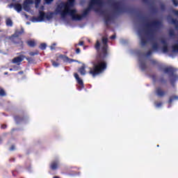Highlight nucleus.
<instances>
[{
	"instance_id": "nucleus-51",
	"label": "nucleus",
	"mask_w": 178,
	"mask_h": 178,
	"mask_svg": "<svg viewBox=\"0 0 178 178\" xmlns=\"http://www.w3.org/2000/svg\"><path fill=\"white\" fill-rule=\"evenodd\" d=\"M145 19V17H140V19L144 21Z\"/></svg>"
},
{
	"instance_id": "nucleus-31",
	"label": "nucleus",
	"mask_w": 178,
	"mask_h": 178,
	"mask_svg": "<svg viewBox=\"0 0 178 178\" xmlns=\"http://www.w3.org/2000/svg\"><path fill=\"white\" fill-rule=\"evenodd\" d=\"M169 35H170V37H174V35H175V31H173L172 29H170L169 31Z\"/></svg>"
},
{
	"instance_id": "nucleus-47",
	"label": "nucleus",
	"mask_w": 178,
	"mask_h": 178,
	"mask_svg": "<svg viewBox=\"0 0 178 178\" xmlns=\"http://www.w3.org/2000/svg\"><path fill=\"white\" fill-rule=\"evenodd\" d=\"M145 3H149V0H142Z\"/></svg>"
},
{
	"instance_id": "nucleus-22",
	"label": "nucleus",
	"mask_w": 178,
	"mask_h": 178,
	"mask_svg": "<svg viewBox=\"0 0 178 178\" xmlns=\"http://www.w3.org/2000/svg\"><path fill=\"white\" fill-rule=\"evenodd\" d=\"M6 24L9 27H12V26H13V22H12V19H10V18H7L6 19Z\"/></svg>"
},
{
	"instance_id": "nucleus-2",
	"label": "nucleus",
	"mask_w": 178,
	"mask_h": 178,
	"mask_svg": "<svg viewBox=\"0 0 178 178\" xmlns=\"http://www.w3.org/2000/svg\"><path fill=\"white\" fill-rule=\"evenodd\" d=\"M76 0H67V2H61L59 5L57 6L56 8V15L60 13L61 17L65 18L67 15L71 16L72 20L79 21L82 20L83 17L80 15H77V10L71 9L74 6Z\"/></svg>"
},
{
	"instance_id": "nucleus-57",
	"label": "nucleus",
	"mask_w": 178,
	"mask_h": 178,
	"mask_svg": "<svg viewBox=\"0 0 178 178\" xmlns=\"http://www.w3.org/2000/svg\"><path fill=\"white\" fill-rule=\"evenodd\" d=\"M15 41H17V39H16Z\"/></svg>"
},
{
	"instance_id": "nucleus-38",
	"label": "nucleus",
	"mask_w": 178,
	"mask_h": 178,
	"mask_svg": "<svg viewBox=\"0 0 178 178\" xmlns=\"http://www.w3.org/2000/svg\"><path fill=\"white\" fill-rule=\"evenodd\" d=\"M25 59H26V60L30 63V62H32L33 61V59H31V58L30 57H26L25 56L24 57Z\"/></svg>"
},
{
	"instance_id": "nucleus-30",
	"label": "nucleus",
	"mask_w": 178,
	"mask_h": 178,
	"mask_svg": "<svg viewBox=\"0 0 178 178\" xmlns=\"http://www.w3.org/2000/svg\"><path fill=\"white\" fill-rule=\"evenodd\" d=\"M162 49L163 51L168 52V51H169V49L168 48V44L163 45Z\"/></svg>"
},
{
	"instance_id": "nucleus-52",
	"label": "nucleus",
	"mask_w": 178,
	"mask_h": 178,
	"mask_svg": "<svg viewBox=\"0 0 178 178\" xmlns=\"http://www.w3.org/2000/svg\"><path fill=\"white\" fill-rule=\"evenodd\" d=\"M23 73H24L23 71H20L18 72V74H23Z\"/></svg>"
},
{
	"instance_id": "nucleus-11",
	"label": "nucleus",
	"mask_w": 178,
	"mask_h": 178,
	"mask_svg": "<svg viewBox=\"0 0 178 178\" xmlns=\"http://www.w3.org/2000/svg\"><path fill=\"white\" fill-rule=\"evenodd\" d=\"M155 92L157 97H159L160 98H162L165 97V95H166V92L165 90H163L162 88L161 87L156 88Z\"/></svg>"
},
{
	"instance_id": "nucleus-16",
	"label": "nucleus",
	"mask_w": 178,
	"mask_h": 178,
	"mask_svg": "<svg viewBox=\"0 0 178 178\" xmlns=\"http://www.w3.org/2000/svg\"><path fill=\"white\" fill-rule=\"evenodd\" d=\"M111 20H112V17H111V15H107L104 17V23L106 27L109 26V22H111Z\"/></svg>"
},
{
	"instance_id": "nucleus-14",
	"label": "nucleus",
	"mask_w": 178,
	"mask_h": 178,
	"mask_svg": "<svg viewBox=\"0 0 178 178\" xmlns=\"http://www.w3.org/2000/svg\"><path fill=\"white\" fill-rule=\"evenodd\" d=\"M24 58H26V56L24 55L15 57L13 58V62L14 63H20L21 62H23V60H24Z\"/></svg>"
},
{
	"instance_id": "nucleus-45",
	"label": "nucleus",
	"mask_w": 178,
	"mask_h": 178,
	"mask_svg": "<svg viewBox=\"0 0 178 178\" xmlns=\"http://www.w3.org/2000/svg\"><path fill=\"white\" fill-rule=\"evenodd\" d=\"M10 151H15V145H13L10 148Z\"/></svg>"
},
{
	"instance_id": "nucleus-49",
	"label": "nucleus",
	"mask_w": 178,
	"mask_h": 178,
	"mask_svg": "<svg viewBox=\"0 0 178 178\" xmlns=\"http://www.w3.org/2000/svg\"><path fill=\"white\" fill-rule=\"evenodd\" d=\"M10 162H15V161H16V159L15 158H12V159H10Z\"/></svg>"
},
{
	"instance_id": "nucleus-20",
	"label": "nucleus",
	"mask_w": 178,
	"mask_h": 178,
	"mask_svg": "<svg viewBox=\"0 0 178 178\" xmlns=\"http://www.w3.org/2000/svg\"><path fill=\"white\" fill-rule=\"evenodd\" d=\"M26 44L31 48H34V47H35V42L34 40H28L26 42Z\"/></svg>"
},
{
	"instance_id": "nucleus-23",
	"label": "nucleus",
	"mask_w": 178,
	"mask_h": 178,
	"mask_svg": "<svg viewBox=\"0 0 178 178\" xmlns=\"http://www.w3.org/2000/svg\"><path fill=\"white\" fill-rule=\"evenodd\" d=\"M140 67L141 70H143V71L146 70H147V64L145 63V62H144V61L140 62Z\"/></svg>"
},
{
	"instance_id": "nucleus-13",
	"label": "nucleus",
	"mask_w": 178,
	"mask_h": 178,
	"mask_svg": "<svg viewBox=\"0 0 178 178\" xmlns=\"http://www.w3.org/2000/svg\"><path fill=\"white\" fill-rule=\"evenodd\" d=\"M31 3H33V0H25L24 1V10L29 12L30 10V6L29 5H31Z\"/></svg>"
},
{
	"instance_id": "nucleus-46",
	"label": "nucleus",
	"mask_w": 178,
	"mask_h": 178,
	"mask_svg": "<svg viewBox=\"0 0 178 178\" xmlns=\"http://www.w3.org/2000/svg\"><path fill=\"white\" fill-rule=\"evenodd\" d=\"M46 3H51V2L54 1V0H44Z\"/></svg>"
},
{
	"instance_id": "nucleus-35",
	"label": "nucleus",
	"mask_w": 178,
	"mask_h": 178,
	"mask_svg": "<svg viewBox=\"0 0 178 178\" xmlns=\"http://www.w3.org/2000/svg\"><path fill=\"white\" fill-rule=\"evenodd\" d=\"M161 42L163 45H168V42H166V40L165 39H161Z\"/></svg>"
},
{
	"instance_id": "nucleus-3",
	"label": "nucleus",
	"mask_w": 178,
	"mask_h": 178,
	"mask_svg": "<svg viewBox=\"0 0 178 178\" xmlns=\"http://www.w3.org/2000/svg\"><path fill=\"white\" fill-rule=\"evenodd\" d=\"M161 24L162 22L159 20H154L150 23L145 24V27L146 29L145 34L148 37V40L152 42V47L154 51H158L159 49V44H158V42H154V40H155V33L157 31L158 29L161 27Z\"/></svg>"
},
{
	"instance_id": "nucleus-6",
	"label": "nucleus",
	"mask_w": 178,
	"mask_h": 178,
	"mask_svg": "<svg viewBox=\"0 0 178 178\" xmlns=\"http://www.w3.org/2000/svg\"><path fill=\"white\" fill-rule=\"evenodd\" d=\"M104 0H90L89 1L88 7L83 10V14L81 15L82 19L83 17H85V16H87L88 13H90L91 9H94V6H95V5L99 6V8H102V6H104Z\"/></svg>"
},
{
	"instance_id": "nucleus-29",
	"label": "nucleus",
	"mask_w": 178,
	"mask_h": 178,
	"mask_svg": "<svg viewBox=\"0 0 178 178\" xmlns=\"http://www.w3.org/2000/svg\"><path fill=\"white\" fill-rule=\"evenodd\" d=\"M56 43H53L51 46H50V49L51 51H55V49H56Z\"/></svg>"
},
{
	"instance_id": "nucleus-34",
	"label": "nucleus",
	"mask_w": 178,
	"mask_h": 178,
	"mask_svg": "<svg viewBox=\"0 0 178 178\" xmlns=\"http://www.w3.org/2000/svg\"><path fill=\"white\" fill-rule=\"evenodd\" d=\"M159 81L160 83L165 84V83H166V80H165V79L163 77H161L159 79Z\"/></svg>"
},
{
	"instance_id": "nucleus-42",
	"label": "nucleus",
	"mask_w": 178,
	"mask_h": 178,
	"mask_svg": "<svg viewBox=\"0 0 178 178\" xmlns=\"http://www.w3.org/2000/svg\"><path fill=\"white\" fill-rule=\"evenodd\" d=\"M75 52L76 54H79L81 52V50L80 49V48H77L76 49Z\"/></svg>"
},
{
	"instance_id": "nucleus-54",
	"label": "nucleus",
	"mask_w": 178,
	"mask_h": 178,
	"mask_svg": "<svg viewBox=\"0 0 178 178\" xmlns=\"http://www.w3.org/2000/svg\"><path fill=\"white\" fill-rule=\"evenodd\" d=\"M13 176H16L15 175V171L13 172Z\"/></svg>"
},
{
	"instance_id": "nucleus-4",
	"label": "nucleus",
	"mask_w": 178,
	"mask_h": 178,
	"mask_svg": "<svg viewBox=\"0 0 178 178\" xmlns=\"http://www.w3.org/2000/svg\"><path fill=\"white\" fill-rule=\"evenodd\" d=\"M157 66L159 70H163L165 74H169L170 84L172 86V87H175V83H176V81L178 80V75L175 74L176 69L172 66L163 67V65L161 63H159Z\"/></svg>"
},
{
	"instance_id": "nucleus-9",
	"label": "nucleus",
	"mask_w": 178,
	"mask_h": 178,
	"mask_svg": "<svg viewBox=\"0 0 178 178\" xmlns=\"http://www.w3.org/2000/svg\"><path fill=\"white\" fill-rule=\"evenodd\" d=\"M24 33V29L23 28L21 29L20 31H15V33L12 35V41L14 44H20L22 42V39L19 38V35Z\"/></svg>"
},
{
	"instance_id": "nucleus-28",
	"label": "nucleus",
	"mask_w": 178,
	"mask_h": 178,
	"mask_svg": "<svg viewBox=\"0 0 178 178\" xmlns=\"http://www.w3.org/2000/svg\"><path fill=\"white\" fill-rule=\"evenodd\" d=\"M172 48L174 52H178V43L174 44Z\"/></svg>"
},
{
	"instance_id": "nucleus-53",
	"label": "nucleus",
	"mask_w": 178,
	"mask_h": 178,
	"mask_svg": "<svg viewBox=\"0 0 178 178\" xmlns=\"http://www.w3.org/2000/svg\"><path fill=\"white\" fill-rule=\"evenodd\" d=\"M161 9H165V6L162 5L161 6Z\"/></svg>"
},
{
	"instance_id": "nucleus-15",
	"label": "nucleus",
	"mask_w": 178,
	"mask_h": 178,
	"mask_svg": "<svg viewBox=\"0 0 178 178\" xmlns=\"http://www.w3.org/2000/svg\"><path fill=\"white\" fill-rule=\"evenodd\" d=\"M59 168V162L58 161H52L50 164V169L51 170H56Z\"/></svg>"
},
{
	"instance_id": "nucleus-18",
	"label": "nucleus",
	"mask_w": 178,
	"mask_h": 178,
	"mask_svg": "<svg viewBox=\"0 0 178 178\" xmlns=\"http://www.w3.org/2000/svg\"><path fill=\"white\" fill-rule=\"evenodd\" d=\"M147 42H148V40H147V38H145V37H144V36H141L140 44L142 45V47H145V45H147Z\"/></svg>"
},
{
	"instance_id": "nucleus-33",
	"label": "nucleus",
	"mask_w": 178,
	"mask_h": 178,
	"mask_svg": "<svg viewBox=\"0 0 178 178\" xmlns=\"http://www.w3.org/2000/svg\"><path fill=\"white\" fill-rule=\"evenodd\" d=\"M95 12H96V13H104V11H102L101 8H95Z\"/></svg>"
},
{
	"instance_id": "nucleus-44",
	"label": "nucleus",
	"mask_w": 178,
	"mask_h": 178,
	"mask_svg": "<svg viewBox=\"0 0 178 178\" xmlns=\"http://www.w3.org/2000/svg\"><path fill=\"white\" fill-rule=\"evenodd\" d=\"M6 127H8V125H6V124H2L1 127V128L3 129H6Z\"/></svg>"
},
{
	"instance_id": "nucleus-56",
	"label": "nucleus",
	"mask_w": 178,
	"mask_h": 178,
	"mask_svg": "<svg viewBox=\"0 0 178 178\" xmlns=\"http://www.w3.org/2000/svg\"><path fill=\"white\" fill-rule=\"evenodd\" d=\"M157 147H159V145H157Z\"/></svg>"
},
{
	"instance_id": "nucleus-27",
	"label": "nucleus",
	"mask_w": 178,
	"mask_h": 178,
	"mask_svg": "<svg viewBox=\"0 0 178 178\" xmlns=\"http://www.w3.org/2000/svg\"><path fill=\"white\" fill-rule=\"evenodd\" d=\"M6 92H5V90L3 88H0V97H6Z\"/></svg>"
},
{
	"instance_id": "nucleus-17",
	"label": "nucleus",
	"mask_w": 178,
	"mask_h": 178,
	"mask_svg": "<svg viewBox=\"0 0 178 178\" xmlns=\"http://www.w3.org/2000/svg\"><path fill=\"white\" fill-rule=\"evenodd\" d=\"M14 6V9H15L18 13L22 12L23 7L21 6L20 3H15V4H13Z\"/></svg>"
},
{
	"instance_id": "nucleus-36",
	"label": "nucleus",
	"mask_w": 178,
	"mask_h": 178,
	"mask_svg": "<svg viewBox=\"0 0 178 178\" xmlns=\"http://www.w3.org/2000/svg\"><path fill=\"white\" fill-rule=\"evenodd\" d=\"M152 55V51L149 50L147 53H146V56H151Z\"/></svg>"
},
{
	"instance_id": "nucleus-41",
	"label": "nucleus",
	"mask_w": 178,
	"mask_h": 178,
	"mask_svg": "<svg viewBox=\"0 0 178 178\" xmlns=\"http://www.w3.org/2000/svg\"><path fill=\"white\" fill-rule=\"evenodd\" d=\"M152 65H156V66H158V64L159 63H158V61H156L155 60H152Z\"/></svg>"
},
{
	"instance_id": "nucleus-25",
	"label": "nucleus",
	"mask_w": 178,
	"mask_h": 178,
	"mask_svg": "<svg viewBox=\"0 0 178 178\" xmlns=\"http://www.w3.org/2000/svg\"><path fill=\"white\" fill-rule=\"evenodd\" d=\"M178 99V96H172L169 98L168 104H172L173 101Z\"/></svg>"
},
{
	"instance_id": "nucleus-10",
	"label": "nucleus",
	"mask_w": 178,
	"mask_h": 178,
	"mask_svg": "<svg viewBox=\"0 0 178 178\" xmlns=\"http://www.w3.org/2000/svg\"><path fill=\"white\" fill-rule=\"evenodd\" d=\"M74 76L78 83V85H76V88L79 91H81V90L84 88V82H83V79H80L79 74L74 73Z\"/></svg>"
},
{
	"instance_id": "nucleus-12",
	"label": "nucleus",
	"mask_w": 178,
	"mask_h": 178,
	"mask_svg": "<svg viewBox=\"0 0 178 178\" xmlns=\"http://www.w3.org/2000/svg\"><path fill=\"white\" fill-rule=\"evenodd\" d=\"M15 123L17 124H20V123H23V122H24V120H26V117L23 116H19V115H16L14 117Z\"/></svg>"
},
{
	"instance_id": "nucleus-55",
	"label": "nucleus",
	"mask_w": 178,
	"mask_h": 178,
	"mask_svg": "<svg viewBox=\"0 0 178 178\" xmlns=\"http://www.w3.org/2000/svg\"><path fill=\"white\" fill-rule=\"evenodd\" d=\"M15 130H16L15 129H13V131H15Z\"/></svg>"
},
{
	"instance_id": "nucleus-40",
	"label": "nucleus",
	"mask_w": 178,
	"mask_h": 178,
	"mask_svg": "<svg viewBox=\"0 0 178 178\" xmlns=\"http://www.w3.org/2000/svg\"><path fill=\"white\" fill-rule=\"evenodd\" d=\"M77 45L82 47L83 45H84V42L83 41L79 42L78 44H75V47H77Z\"/></svg>"
},
{
	"instance_id": "nucleus-32",
	"label": "nucleus",
	"mask_w": 178,
	"mask_h": 178,
	"mask_svg": "<svg viewBox=\"0 0 178 178\" xmlns=\"http://www.w3.org/2000/svg\"><path fill=\"white\" fill-rule=\"evenodd\" d=\"M156 108H161L162 106V102H155Z\"/></svg>"
},
{
	"instance_id": "nucleus-21",
	"label": "nucleus",
	"mask_w": 178,
	"mask_h": 178,
	"mask_svg": "<svg viewBox=\"0 0 178 178\" xmlns=\"http://www.w3.org/2000/svg\"><path fill=\"white\" fill-rule=\"evenodd\" d=\"M170 22L172 24H175L176 30H178V22L177 19L174 18H170Z\"/></svg>"
},
{
	"instance_id": "nucleus-37",
	"label": "nucleus",
	"mask_w": 178,
	"mask_h": 178,
	"mask_svg": "<svg viewBox=\"0 0 178 178\" xmlns=\"http://www.w3.org/2000/svg\"><path fill=\"white\" fill-rule=\"evenodd\" d=\"M35 3L36 6H38L41 3V0H35Z\"/></svg>"
},
{
	"instance_id": "nucleus-5",
	"label": "nucleus",
	"mask_w": 178,
	"mask_h": 178,
	"mask_svg": "<svg viewBox=\"0 0 178 178\" xmlns=\"http://www.w3.org/2000/svg\"><path fill=\"white\" fill-rule=\"evenodd\" d=\"M108 3L113 8L115 15H120L126 12V7H124L123 1H116L115 0H108Z\"/></svg>"
},
{
	"instance_id": "nucleus-1",
	"label": "nucleus",
	"mask_w": 178,
	"mask_h": 178,
	"mask_svg": "<svg viewBox=\"0 0 178 178\" xmlns=\"http://www.w3.org/2000/svg\"><path fill=\"white\" fill-rule=\"evenodd\" d=\"M102 45L99 40H97L95 44V49L96 50L97 55L95 59L90 62L92 67H89L88 74L92 77H97L99 74H102L108 64L105 61V58L108 56V38L103 37L102 39Z\"/></svg>"
},
{
	"instance_id": "nucleus-26",
	"label": "nucleus",
	"mask_w": 178,
	"mask_h": 178,
	"mask_svg": "<svg viewBox=\"0 0 178 178\" xmlns=\"http://www.w3.org/2000/svg\"><path fill=\"white\" fill-rule=\"evenodd\" d=\"M39 48L42 51H45V49H47V44L46 43L40 44V45L39 46Z\"/></svg>"
},
{
	"instance_id": "nucleus-24",
	"label": "nucleus",
	"mask_w": 178,
	"mask_h": 178,
	"mask_svg": "<svg viewBox=\"0 0 178 178\" xmlns=\"http://www.w3.org/2000/svg\"><path fill=\"white\" fill-rule=\"evenodd\" d=\"M30 56H35V55H40V51L35 50L34 51L29 52Z\"/></svg>"
},
{
	"instance_id": "nucleus-39",
	"label": "nucleus",
	"mask_w": 178,
	"mask_h": 178,
	"mask_svg": "<svg viewBox=\"0 0 178 178\" xmlns=\"http://www.w3.org/2000/svg\"><path fill=\"white\" fill-rule=\"evenodd\" d=\"M172 3L175 6H178V1L177 0H172Z\"/></svg>"
},
{
	"instance_id": "nucleus-48",
	"label": "nucleus",
	"mask_w": 178,
	"mask_h": 178,
	"mask_svg": "<svg viewBox=\"0 0 178 178\" xmlns=\"http://www.w3.org/2000/svg\"><path fill=\"white\" fill-rule=\"evenodd\" d=\"M115 38H116L115 35H113L112 36H111V40H115Z\"/></svg>"
},
{
	"instance_id": "nucleus-50",
	"label": "nucleus",
	"mask_w": 178,
	"mask_h": 178,
	"mask_svg": "<svg viewBox=\"0 0 178 178\" xmlns=\"http://www.w3.org/2000/svg\"><path fill=\"white\" fill-rule=\"evenodd\" d=\"M173 13H175V15L178 16V10H174Z\"/></svg>"
},
{
	"instance_id": "nucleus-19",
	"label": "nucleus",
	"mask_w": 178,
	"mask_h": 178,
	"mask_svg": "<svg viewBox=\"0 0 178 178\" xmlns=\"http://www.w3.org/2000/svg\"><path fill=\"white\" fill-rule=\"evenodd\" d=\"M79 73L81 76H84L86 74V66L83 65L79 69Z\"/></svg>"
},
{
	"instance_id": "nucleus-8",
	"label": "nucleus",
	"mask_w": 178,
	"mask_h": 178,
	"mask_svg": "<svg viewBox=\"0 0 178 178\" xmlns=\"http://www.w3.org/2000/svg\"><path fill=\"white\" fill-rule=\"evenodd\" d=\"M59 58L60 59H63V62L67 63H72V62H76L75 60L70 58L67 57V56H65L63 54H60L58 56V57L56 58V61L54 60H51L52 66L54 67H58L59 65H60L59 63Z\"/></svg>"
},
{
	"instance_id": "nucleus-7",
	"label": "nucleus",
	"mask_w": 178,
	"mask_h": 178,
	"mask_svg": "<svg viewBox=\"0 0 178 178\" xmlns=\"http://www.w3.org/2000/svg\"><path fill=\"white\" fill-rule=\"evenodd\" d=\"M54 15H55L54 12L44 13L43 11H39L38 17H34L33 19L36 20V22H44L45 19H47V20H51V19L54 18Z\"/></svg>"
},
{
	"instance_id": "nucleus-43",
	"label": "nucleus",
	"mask_w": 178,
	"mask_h": 178,
	"mask_svg": "<svg viewBox=\"0 0 178 178\" xmlns=\"http://www.w3.org/2000/svg\"><path fill=\"white\" fill-rule=\"evenodd\" d=\"M151 10L152 12H154V13H156V8L155 7H152Z\"/></svg>"
}]
</instances>
